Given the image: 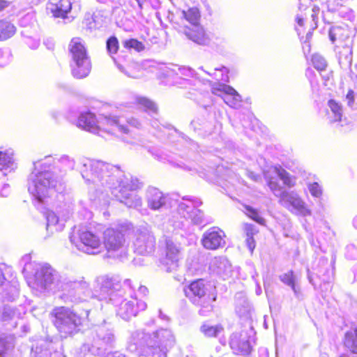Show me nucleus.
<instances>
[{
  "mask_svg": "<svg viewBox=\"0 0 357 357\" xmlns=\"http://www.w3.org/2000/svg\"><path fill=\"white\" fill-rule=\"evenodd\" d=\"M90 19L93 20V24H96V29L101 26L102 20L99 15L93 14L90 15Z\"/></svg>",
  "mask_w": 357,
  "mask_h": 357,
  "instance_id": "864d4df0",
  "label": "nucleus"
},
{
  "mask_svg": "<svg viewBox=\"0 0 357 357\" xmlns=\"http://www.w3.org/2000/svg\"><path fill=\"white\" fill-rule=\"evenodd\" d=\"M125 121L123 118H119L116 116H104L101 120L98 121L94 114L86 112L79 114L77 126L83 130L98 135L102 130L113 134L116 132L128 133L129 129L124 124Z\"/></svg>",
  "mask_w": 357,
  "mask_h": 357,
  "instance_id": "423d86ee",
  "label": "nucleus"
},
{
  "mask_svg": "<svg viewBox=\"0 0 357 357\" xmlns=\"http://www.w3.org/2000/svg\"><path fill=\"white\" fill-rule=\"evenodd\" d=\"M22 34L26 37L25 43L29 46L30 48L34 50L36 49L40 44V41L38 39L33 38L31 37L26 36L24 31L22 32Z\"/></svg>",
  "mask_w": 357,
  "mask_h": 357,
  "instance_id": "09e8293b",
  "label": "nucleus"
},
{
  "mask_svg": "<svg viewBox=\"0 0 357 357\" xmlns=\"http://www.w3.org/2000/svg\"><path fill=\"white\" fill-rule=\"evenodd\" d=\"M347 255L351 259H355L357 257V248L353 244L347 245Z\"/></svg>",
  "mask_w": 357,
  "mask_h": 357,
  "instance_id": "8fccbe9b",
  "label": "nucleus"
},
{
  "mask_svg": "<svg viewBox=\"0 0 357 357\" xmlns=\"http://www.w3.org/2000/svg\"><path fill=\"white\" fill-rule=\"evenodd\" d=\"M256 285H257L256 290H255L256 294L259 296L262 293V289H261L259 284L257 282H256Z\"/></svg>",
  "mask_w": 357,
  "mask_h": 357,
  "instance_id": "774afa93",
  "label": "nucleus"
},
{
  "mask_svg": "<svg viewBox=\"0 0 357 357\" xmlns=\"http://www.w3.org/2000/svg\"><path fill=\"white\" fill-rule=\"evenodd\" d=\"M183 259V248L180 243L170 238H166L162 256L160 258V266L166 272H174L179 267Z\"/></svg>",
  "mask_w": 357,
  "mask_h": 357,
  "instance_id": "2eb2a0df",
  "label": "nucleus"
},
{
  "mask_svg": "<svg viewBox=\"0 0 357 357\" xmlns=\"http://www.w3.org/2000/svg\"><path fill=\"white\" fill-rule=\"evenodd\" d=\"M84 23L88 29L93 30L96 29V24H93V20L90 19V14H88L84 17Z\"/></svg>",
  "mask_w": 357,
  "mask_h": 357,
  "instance_id": "bf43d9fd",
  "label": "nucleus"
},
{
  "mask_svg": "<svg viewBox=\"0 0 357 357\" xmlns=\"http://www.w3.org/2000/svg\"><path fill=\"white\" fill-rule=\"evenodd\" d=\"M279 202L289 211L296 215L306 217L312 215V211L307 204L295 191H288L284 193L283 198L279 200Z\"/></svg>",
  "mask_w": 357,
  "mask_h": 357,
  "instance_id": "a211bd4d",
  "label": "nucleus"
},
{
  "mask_svg": "<svg viewBox=\"0 0 357 357\" xmlns=\"http://www.w3.org/2000/svg\"><path fill=\"white\" fill-rule=\"evenodd\" d=\"M16 31L15 26L10 22L0 20V40L12 37Z\"/></svg>",
  "mask_w": 357,
  "mask_h": 357,
  "instance_id": "c9c22d12",
  "label": "nucleus"
},
{
  "mask_svg": "<svg viewBox=\"0 0 357 357\" xmlns=\"http://www.w3.org/2000/svg\"><path fill=\"white\" fill-rule=\"evenodd\" d=\"M225 233L222 230L213 227L205 231L202 236V243L207 250H217L225 244Z\"/></svg>",
  "mask_w": 357,
  "mask_h": 357,
  "instance_id": "4be33fe9",
  "label": "nucleus"
},
{
  "mask_svg": "<svg viewBox=\"0 0 357 357\" xmlns=\"http://www.w3.org/2000/svg\"><path fill=\"white\" fill-rule=\"evenodd\" d=\"M126 122L130 126H132L134 128H139L140 126H141V122L137 119H135V118H133V117H131V118L127 119Z\"/></svg>",
  "mask_w": 357,
  "mask_h": 357,
  "instance_id": "13d9d810",
  "label": "nucleus"
},
{
  "mask_svg": "<svg viewBox=\"0 0 357 357\" xmlns=\"http://www.w3.org/2000/svg\"><path fill=\"white\" fill-rule=\"evenodd\" d=\"M280 280L286 285L291 287L296 284V277L293 271H289L280 275Z\"/></svg>",
  "mask_w": 357,
  "mask_h": 357,
  "instance_id": "a19ab883",
  "label": "nucleus"
},
{
  "mask_svg": "<svg viewBox=\"0 0 357 357\" xmlns=\"http://www.w3.org/2000/svg\"><path fill=\"white\" fill-rule=\"evenodd\" d=\"M24 314L25 309L22 306L15 307L11 305H4L0 309V321L10 323L13 327H15L17 320L20 319Z\"/></svg>",
  "mask_w": 357,
  "mask_h": 357,
  "instance_id": "393cba45",
  "label": "nucleus"
},
{
  "mask_svg": "<svg viewBox=\"0 0 357 357\" xmlns=\"http://www.w3.org/2000/svg\"><path fill=\"white\" fill-rule=\"evenodd\" d=\"M124 286L125 287H129V288H130L132 289H134V287L132 284V281L130 280H129V279H127V280H126L124 281Z\"/></svg>",
  "mask_w": 357,
  "mask_h": 357,
  "instance_id": "338daca9",
  "label": "nucleus"
},
{
  "mask_svg": "<svg viewBox=\"0 0 357 357\" xmlns=\"http://www.w3.org/2000/svg\"><path fill=\"white\" fill-rule=\"evenodd\" d=\"M124 47L128 49H135L137 52L144 50V45L137 39H130L124 42Z\"/></svg>",
  "mask_w": 357,
  "mask_h": 357,
  "instance_id": "c03bdc74",
  "label": "nucleus"
},
{
  "mask_svg": "<svg viewBox=\"0 0 357 357\" xmlns=\"http://www.w3.org/2000/svg\"><path fill=\"white\" fill-rule=\"evenodd\" d=\"M201 331L206 337H216L223 330L222 327L220 325L211 326L208 324H204L201 326Z\"/></svg>",
  "mask_w": 357,
  "mask_h": 357,
  "instance_id": "58836bf2",
  "label": "nucleus"
},
{
  "mask_svg": "<svg viewBox=\"0 0 357 357\" xmlns=\"http://www.w3.org/2000/svg\"><path fill=\"white\" fill-rule=\"evenodd\" d=\"M313 66L319 71L325 70L327 67V61L324 56L319 54H314L312 56Z\"/></svg>",
  "mask_w": 357,
  "mask_h": 357,
  "instance_id": "ea45409f",
  "label": "nucleus"
},
{
  "mask_svg": "<svg viewBox=\"0 0 357 357\" xmlns=\"http://www.w3.org/2000/svg\"><path fill=\"white\" fill-rule=\"evenodd\" d=\"M206 73L213 77L218 82H229V70L225 66L220 68H215L213 73L206 71Z\"/></svg>",
  "mask_w": 357,
  "mask_h": 357,
  "instance_id": "4c0bfd02",
  "label": "nucleus"
},
{
  "mask_svg": "<svg viewBox=\"0 0 357 357\" xmlns=\"http://www.w3.org/2000/svg\"><path fill=\"white\" fill-rule=\"evenodd\" d=\"M75 160L63 155L56 161L51 156L33 162V170L28 179V190L38 203L62 194L66 189L64 176L75 167Z\"/></svg>",
  "mask_w": 357,
  "mask_h": 357,
  "instance_id": "7ed1b4c3",
  "label": "nucleus"
},
{
  "mask_svg": "<svg viewBox=\"0 0 357 357\" xmlns=\"http://www.w3.org/2000/svg\"><path fill=\"white\" fill-rule=\"evenodd\" d=\"M146 199L148 206L153 211L167 210L176 204V200L154 187L147 189Z\"/></svg>",
  "mask_w": 357,
  "mask_h": 357,
  "instance_id": "6ab92c4d",
  "label": "nucleus"
},
{
  "mask_svg": "<svg viewBox=\"0 0 357 357\" xmlns=\"http://www.w3.org/2000/svg\"><path fill=\"white\" fill-rule=\"evenodd\" d=\"M247 175L250 178L256 182H257L261 178L259 174H257L252 172H248Z\"/></svg>",
  "mask_w": 357,
  "mask_h": 357,
  "instance_id": "680f3d73",
  "label": "nucleus"
},
{
  "mask_svg": "<svg viewBox=\"0 0 357 357\" xmlns=\"http://www.w3.org/2000/svg\"><path fill=\"white\" fill-rule=\"evenodd\" d=\"M69 238L70 243L82 252L96 255L102 249L99 236L85 228L75 229Z\"/></svg>",
  "mask_w": 357,
  "mask_h": 357,
  "instance_id": "ddd939ff",
  "label": "nucleus"
},
{
  "mask_svg": "<svg viewBox=\"0 0 357 357\" xmlns=\"http://www.w3.org/2000/svg\"><path fill=\"white\" fill-rule=\"evenodd\" d=\"M135 252L139 255H146L153 253L155 248V238L151 227L142 225L139 227L135 233Z\"/></svg>",
  "mask_w": 357,
  "mask_h": 357,
  "instance_id": "dca6fc26",
  "label": "nucleus"
},
{
  "mask_svg": "<svg viewBox=\"0 0 357 357\" xmlns=\"http://www.w3.org/2000/svg\"><path fill=\"white\" fill-rule=\"evenodd\" d=\"M19 296V283L13 278L10 281L5 282L3 289L1 294V297L3 301H13Z\"/></svg>",
  "mask_w": 357,
  "mask_h": 357,
  "instance_id": "2f4dec72",
  "label": "nucleus"
},
{
  "mask_svg": "<svg viewBox=\"0 0 357 357\" xmlns=\"http://www.w3.org/2000/svg\"><path fill=\"white\" fill-rule=\"evenodd\" d=\"M115 281L118 286L115 289L112 287H110L107 298L104 301L110 303L115 307L117 317L128 321L135 317L140 311L145 310L147 305L144 301L138 300L136 296H131L130 300L124 298V289H122L119 280L116 277Z\"/></svg>",
  "mask_w": 357,
  "mask_h": 357,
  "instance_id": "39448f33",
  "label": "nucleus"
},
{
  "mask_svg": "<svg viewBox=\"0 0 357 357\" xmlns=\"http://www.w3.org/2000/svg\"><path fill=\"white\" fill-rule=\"evenodd\" d=\"M178 213L185 219H189L194 225H206L212 222L211 218H206L202 211L198 208L202 204V201L194 197H183L181 200L176 201Z\"/></svg>",
  "mask_w": 357,
  "mask_h": 357,
  "instance_id": "4468645a",
  "label": "nucleus"
},
{
  "mask_svg": "<svg viewBox=\"0 0 357 357\" xmlns=\"http://www.w3.org/2000/svg\"><path fill=\"white\" fill-rule=\"evenodd\" d=\"M172 70L179 79L180 81L177 83L181 85V87L187 88L192 85L193 81L191 78L194 77L195 73L192 68L185 66H176Z\"/></svg>",
  "mask_w": 357,
  "mask_h": 357,
  "instance_id": "7c9ffc66",
  "label": "nucleus"
},
{
  "mask_svg": "<svg viewBox=\"0 0 357 357\" xmlns=\"http://www.w3.org/2000/svg\"><path fill=\"white\" fill-rule=\"evenodd\" d=\"M334 51L342 69L349 68L352 63V49L349 44L335 45Z\"/></svg>",
  "mask_w": 357,
  "mask_h": 357,
  "instance_id": "a878e982",
  "label": "nucleus"
},
{
  "mask_svg": "<svg viewBox=\"0 0 357 357\" xmlns=\"http://www.w3.org/2000/svg\"><path fill=\"white\" fill-rule=\"evenodd\" d=\"M265 179L267 182V185L273 195L282 200L284 193L287 192L283 189V188L278 183V179L275 177H270L267 174H264Z\"/></svg>",
  "mask_w": 357,
  "mask_h": 357,
  "instance_id": "72a5a7b5",
  "label": "nucleus"
},
{
  "mask_svg": "<svg viewBox=\"0 0 357 357\" xmlns=\"http://www.w3.org/2000/svg\"><path fill=\"white\" fill-rule=\"evenodd\" d=\"M247 211L249 213V216L254 220L255 222L263 225L265 222V220L259 215L258 212L250 206L246 208Z\"/></svg>",
  "mask_w": 357,
  "mask_h": 357,
  "instance_id": "49530a36",
  "label": "nucleus"
},
{
  "mask_svg": "<svg viewBox=\"0 0 357 357\" xmlns=\"http://www.w3.org/2000/svg\"><path fill=\"white\" fill-rule=\"evenodd\" d=\"M346 101L347 103V105L351 107L354 108V93L353 91L350 90L347 93L346 96Z\"/></svg>",
  "mask_w": 357,
  "mask_h": 357,
  "instance_id": "603ef678",
  "label": "nucleus"
},
{
  "mask_svg": "<svg viewBox=\"0 0 357 357\" xmlns=\"http://www.w3.org/2000/svg\"><path fill=\"white\" fill-rule=\"evenodd\" d=\"M17 168V164L13 158L12 150L0 151V171L2 172V176L6 175V172H10Z\"/></svg>",
  "mask_w": 357,
  "mask_h": 357,
  "instance_id": "c85d7f7f",
  "label": "nucleus"
},
{
  "mask_svg": "<svg viewBox=\"0 0 357 357\" xmlns=\"http://www.w3.org/2000/svg\"><path fill=\"white\" fill-rule=\"evenodd\" d=\"M135 104L139 105L141 108H143L144 111L149 113L154 119L151 125L155 129H160V122L158 119H155L154 115L158 114V107L151 100L145 97L136 96L134 98Z\"/></svg>",
  "mask_w": 357,
  "mask_h": 357,
  "instance_id": "bb28decb",
  "label": "nucleus"
},
{
  "mask_svg": "<svg viewBox=\"0 0 357 357\" xmlns=\"http://www.w3.org/2000/svg\"><path fill=\"white\" fill-rule=\"evenodd\" d=\"M29 255L22 257L23 273L28 285L37 292L62 291L61 299L66 303H82L91 298L105 301L108 291L112 287L118 286L115 277L108 275H99L94 280L92 289L90 284L82 276L74 278L61 275L47 264H38L29 261Z\"/></svg>",
  "mask_w": 357,
  "mask_h": 357,
  "instance_id": "f257e3e1",
  "label": "nucleus"
},
{
  "mask_svg": "<svg viewBox=\"0 0 357 357\" xmlns=\"http://www.w3.org/2000/svg\"><path fill=\"white\" fill-rule=\"evenodd\" d=\"M200 17L199 10L196 7L188 8L187 10H182L181 18L188 22L190 26L184 24V27L180 31L197 44L206 45L208 40L199 24Z\"/></svg>",
  "mask_w": 357,
  "mask_h": 357,
  "instance_id": "f8f14e48",
  "label": "nucleus"
},
{
  "mask_svg": "<svg viewBox=\"0 0 357 357\" xmlns=\"http://www.w3.org/2000/svg\"><path fill=\"white\" fill-rule=\"evenodd\" d=\"M107 50L110 54L116 53L119 50V41L115 36H112L107 40Z\"/></svg>",
  "mask_w": 357,
  "mask_h": 357,
  "instance_id": "a18cd8bd",
  "label": "nucleus"
},
{
  "mask_svg": "<svg viewBox=\"0 0 357 357\" xmlns=\"http://www.w3.org/2000/svg\"><path fill=\"white\" fill-rule=\"evenodd\" d=\"M79 170L88 184H93L97 191L109 189L113 196L129 208L138 209L142 198L133 192L139 188V180L125 174L119 167L100 160L82 159Z\"/></svg>",
  "mask_w": 357,
  "mask_h": 357,
  "instance_id": "f03ea898",
  "label": "nucleus"
},
{
  "mask_svg": "<svg viewBox=\"0 0 357 357\" xmlns=\"http://www.w3.org/2000/svg\"><path fill=\"white\" fill-rule=\"evenodd\" d=\"M330 111L328 112V118L331 123L342 122V108L341 105L334 100H330L328 102Z\"/></svg>",
  "mask_w": 357,
  "mask_h": 357,
  "instance_id": "473e14b6",
  "label": "nucleus"
},
{
  "mask_svg": "<svg viewBox=\"0 0 357 357\" xmlns=\"http://www.w3.org/2000/svg\"><path fill=\"white\" fill-rule=\"evenodd\" d=\"M103 245L109 258L123 260L128 252V243L124 234L118 229H107L103 233Z\"/></svg>",
  "mask_w": 357,
  "mask_h": 357,
  "instance_id": "9b49d317",
  "label": "nucleus"
},
{
  "mask_svg": "<svg viewBox=\"0 0 357 357\" xmlns=\"http://www.w3.org/2000/svg\"><path fill=\"white\" fill-rule=\"evenodd\" d=\"M10 59V54L8 50H0V66L7 65Z\"/></svg>",
  "mask_w": 357,
  "mask_h": 357,
  "instance_id": "de8ad7c7",
  "label": "nucleus"
},
{
  "mask_svg": "<svg viewBox=\"0 0 357 357\" xmlns=\"http://www.w3.org/2000/svg\"><path fill=\"white\" fill-rule=\"evenodd\" d=\"M115 342V335L112 329L105 326H96L85 333V340L81 351L84 353H91L99 356Z\"/></svg>",
  "mask_w": 357,
  "mask_h": 357,
  "instance_id": "0eeeda50",
  "label": "nucleus"
},
{
  "mask_svg": "<svg viewBox=\"0 0 357 357\" xmlns=\"http://www.w3.org/2000/svg\"><path fill=\"white\" fill-rule=\"evenodd\" d=\"M274 172L283 181L284 185L289 188L296 185V178L291 176L289 173L281 167H275Z\"/></svg>",
  "mask_w": 357,
  "mask_h": 357,
  "instance_id": "e433bc0d",
  "label": "nucleus"
},
{
  "mask_svg": "<svg viewBox=\"0 0 357 357\" xmlns=\"http://www.w3.org/2000/svg\"><path fill=\"white\" fill-rule=\"evenodd\" d=\"M130 341L145 356L167 357L175 340L170 330L161 328L153 333H146L144 329L136 330L132 333Z\"/></svg>",
  "mask_w": 357,
  "mask_h": 357,
  "instance_id": "20e7f679",
  "label": "nucleus"
},
{
  "mask_svg": "<svg viewBox=\"0 0 357 357\" xmlns=\"http://www.w3.org/2000/svg\"><path fill=\"white\" fill-rule=\"evenodd\" d=\"M314 271L315 273H312L309 269L307 270V278L315 289L318 287H321L322 282L324 284H329L333 278V265L326 259H320Z\"/></svg>",
  "mask_w": 357,
  "mask_h": 357,
  "instance_id": "f3484780",
  "label": "nucleus"
},
{
  "mask_svg": "<svg viewBox=\"0 0 357 357\" xmlns=\"http://www.w3.org/2000/svg\"><path fill=\"white\" fill-rule=\"evenodd\" d=\"M312 11V13L311 15V17L315 24V26L317 27V22H318V15L319 13V7L314 6V7H313Z\"/></svg>",
  "mask_w": 357,
  "mask_h": 357,
  "instance_id": "4d7b16f0",
  "label": "nucleus"
},
{
  "mask_svg": "<svg viewBox=\"0 0 357 357\" xmlns=\"http://www.w3.org/2000/svg\"><path fill=\"white\" fill-rule=\"evenodd\" d=\"M13 347V338H0V357H4L7 350Z\"/></svg>",
  "mask_w": 357,
  "mask_h": 357,
  "instance_id": "37998d69",
  "label": "nucleus"
},
{
  "mask_svg": "<svg viewBox=\"0 0 357 357\" xmlns=\"http://www.w3.org/2000/svg\"><path fill=\"white\" fill-rule=\"evenodd\" d=\"M351 31L347 26H332L328 33L330 40L334 44L339 43V45L349 44L350 40Z\"/></svg>",
  "mask_w": 357,
  "mask_h": 357,
  "instance_id": "cd10ccee",
  "label": "nucleus"
},
{
  "mask_svg": "<svg viewBox=\"0 0 357 357\" xmlns=\"http://www.w3.org/2000/svg\"><path fill=\"white\" fill-rule=\"evenodd\" d=\"M107 357H126L123 354L119 351H115L113 353L108 354Z\"/></svg>",
  "mask_w": 357,
  "mask_h": 357,
  "instance_id": "0e129e2a",
  "label": "nucleus"
},
{
  "mask_svg": "<svg viewBox=\"0 0 357 357\" xmlns=\"http://www.w3.org/2000/svg\"><path fill=\"white\" fill-rule=\"evenodd\" d=\"M344 344L352 353L357 354V328L346 333Z\"/></svg>",
  "mask_w": 357,
  "mask_h": 357,
  "instance_id": "f704fd0d",
  "label": "nucleus"
},
{
  "mask_svg": "<svg viewBox=\"0 0 357 357\" xmlns=\"http://www.w3.org/2000/svg\"><path fill=\"white\" fill-rule=\"evenodd\" d=\"M138 292L139 294H140L142 296H146L149 293V290H148V288L145 286H143V285H140L139 287H138Z\"/></svg>",
  "mask_w": 357,
  "mask_h": 357,
  "instance_id": "e2e57ef3",
  "label": "nucleus"
},
{
  "mask_svg": "<svg viewBox=\"0 0 357 357\" xmlns=\"http://www.w3.org/2000/svg\"><path fill=\"white\" fill-rule=\"evenodd\" d=\"M84 314L78 315L68 307H55L52 315L54 318V324L58 331L65 336L77 333L83 320L87 319L89 311L86 310Z\"/></svg>",
  "mask_w": 357,
  "mask_h": 357,
  "instance_id": "1a4fd4ad",
  "label": "nucleus"
},
{
  "mask_svg": "<svg viewBox=\"0 0 357 357\" xmlns=\"http://www.w3.org/2000/svg\"><path fill=\"white\" fill-rule=\"evenodd\" d=\"M72 9L70 0H49L47 4V10L54 17L66 19L68 13Z\"/></svg>",
  "mask_w": 357,
  "mask_h": 357,
  "instance_id": "b1692460",
  "label": "nucleus"
},
{
  "mask_svg": "<svg viewBox=\"0 0 357 357\" xmlns=\"http://www.w3.org/2000/svg\"><path fill=\"white\" fill-rule=\"evenodd\" d=\"M9 5V3L5 0H0V11L3 10L4 8H7Z\"/></svg>",
  "mask_w": 357,
  "mask_h": 357,
  "instance_id": "69168bd1",
  "label": "nucleus"
},
{
  "mask_svg": "<svg viewBox=\"0 0 357 357\" xmlns=\"http://www.w3.org/2000/svg\"><path fill=\"white\" fill-rule=\"evenodd\" d=\"M10 193V185L4 183L0 190V197H6Z\"/></svg>",
  "mask_w": 357,
  "mask_h": 357,
  "instance_id": "6e6d98bb",
  "label": "nucleus"
},
{
  "mask_svg": "<svg viewBox=\"0 0 357 357\" xmlns=\"http://www.w3.org/2000/svg\"><path fill=\"white\" fill-rule=\"evenodd\" d=\"M245 231L247 236H253L257 233V230L253 225L246 224L245 225Z\"/></svg>",
  "mask_w": 357,
  "mask_h": 357,
  "instance_id": "3c124183",
  "label": "nucleus"
},
{
  "mask_svg": "<svg viewBox=\"0 0 357 357\" xmlns=\"http://www.w3.org/2000/svg\"><path fill=\"white\" fill-rule=\"evenodd\" d=\"M291 289L294 291L296 298H297L298 299H302V293L299 286L296 285V284L293 287H291Z\"/></svg>",
  "mask_w": 357,
  "mask_h": 357,
  "instance_id": "052dcab7",
  "label": "nucleus"
},
{
  "mask_svg": "<svg viewBox=\"0 0 357 357\" xmlns=\"http://www.w3.org/2000/svg\"><path fill=\"white\" fill-rule=\"evenodd\" d=\"M245 241L248 248L251 252H252L255 248V242L253 236H247Z\"/></svg>",
  "mask_w": 357,
  "mask_h": 357,
  "instance_id": "5fc2aeb1",
  "label": "nucleus"
},
{
  "mask_svg": "<svg viewBox=\"0 0 357 357\" xmlns=\"http://www.w3.org/2000/svg\"><path fill=\"white\" fill-rule=\"evenodd\" d=\"M210 271L226 280L232 275V266L229 260L224 257H215L209 264Z\"/></svg>",
  "mask_w": 357,
  "mask_h": 357,
  "instance_id": "5701e85b",
  "label": "nucleus"
},
{
  "mask_svg": "<svg viewBox=\"0 0 357 357\" xmlns=\"http://www.w3.org/2000/svg\"><path fill=\"white\" fill-rule=\"evenodd\" d=\"M68 51L73 77L77 79L87 77L91 70V63L83 40L73 38L68 45Z\"/></svg>",
  "mask_w": 357,
  "mask_h": 357,
  "instance_id": "6e6552de",
  "label": "nucleus"
},
{
  "mask_svg": "<svg viewBox=\"0 0 357 357\" xmlns=\"http://www.w3.org/2000/svg\"><path fill=\"white\" fill-rule=\"evenodd\" d=\"M68 217H59L53 211L46 213L47 230L53 234L63 230Z\"/></svg>",
  "mask_w": 357,
  "mask_h": 357,
  "instance_id": "c756f323",
  "label": "nucleus"
},
{
  "mask_svg": "<svg viewBox=\"0 0 357 357\" xmlns=\"http://www.w3.org/2000/svg\"><path fill=\"white\" fill-rule=\"evenodd\" d=\"M213 94L221 97L224 102L232 108L237 109L242 102L241 96L231 86L216 82L211 86Z\"/></svg>",
  "mask_w": 357,
  "mask_h": 357,
  "instance_id": "aec40b11",
  "label": "nucleus"
},
{
  "mask_svg": "<svg viewBox=\"0 0 357 357\" xmlns=\"http://www.w3.org/2000/svg\"><path fill=\"white\" fill-rule=\"evenodd\" d=\"M307 188L312 197L320 198L322 196V188L317 182L307 183Z\"/></svg>",
  "mask_w": 357,
  "mask_h": 357,
  "instance_id": "79ce46f5",
  "label": "nucleus"
},
{
  "mask_svg": "<svg viewBox=\"0 0 357 357\" xmlns=\"http://www.w3.org/2000/svg\"><path fill=\"white\" fill-rule=\"evenodd\" d=\"M185 295L195 305L200 307L199 314L206 316L213 309L212 303L215 301L211 296L208 286L202 279L192 282L184 288Z\"/></svg>",
  "mask_w": 357,
  "mask_h": 357,
  "instance_id": "9d476101",
  "label": "nucleus"
},
{
  "mask_svg": "<svg viewBox=\"0 0 357 357\" xmlns=\"http://www.w3.org/2000/svg\"><path fill=\"white\" fill-rule=\"evenodd\" d=\"M250 335L248 331H242L240 333H234L230 338V347L233 352L237 355L247 356L250 354L252 346L250 344Z\"/></svg>",
  "mask_w": 357,
  "mask_h": 357,
  "instance_id": "412c9836",
  "label": "nucleus"
}]
</instances>
